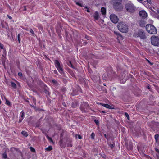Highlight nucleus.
<instances>
[{
	"mask_svg": "<svg viewBox=\"0 0 159 159\" xmlns=\"http://www.w3.org/2000/svg\"><path fill=\"white\" fill-rule=\"evenodd\" d=\"M11 86L15 88L16 87V85L13 82H11Z\"/></svg>",
	"mask_w": 159,
	"mask_h": 159,
	"instance_id": "393cba45",
	"label": "nucleus"
},
{
	"mask_svg": "<svg viewBox=\"0 0 159 159\" xmlns=\"http://www.w3.org/2000/svg\"><path fill=\"white\" fill-rule=\"evenodd\" d=\"M21 133L22 135H23L25 137H27L28 135L27 132L25 131H22L21 132Z\"/></svg>",
	"mask_w": 159,
	"mask_h": 159,
	"instance_id": "dca6fc26",
	"label": "nucleus"
},
{
	"mask_svg": "<svg viewBox=\"0 0 159 159\" xmlns=\"http://www.w3.org/2000/svg\"><path fill=\"white\" fill-rule=\"evenodd\" d=\"M78 137L79 139H82V136L80 135H78Z\"/></svg>",
	"mask_w": 159,
	"mask_h": 159,
	"instance_id": "ea45409f",
	"label": "nucleus"
},
{
	"mask_svg": "<svg viewBox=\"0 0 159 159\" xmlns=\"http://www.w3.org/2000/svg\"><path fill=\"white\" fill-rule=\"evenodd\" d=\"M16 149V148L14 147H11L10 149V151H13L15 150Z\"/></svg>",
	"mask_w": 159,
	"mask_h": 159,
	"instance_id": "2f4dec72",
	"label": "nucleus"
},
{
	"mask_svg": "<svg viewBox=\"0 0 159 159\" xmlns=\"http://www.w3.org/2000/svg\"><path fill=\"white\" fill-rule=\"evenodd\" d=\"M30 32L31 33H32V34H34V31H33V30H32V29H30Z\"/></svg>",
	"mask_w": 159,
	"mask_h": 159,
	"instance_id": "c9c22d12",
	"label": "nucleus"
},
{
	"mask_svg": "<svg viewBox=\"0 0 159 159\" xmlns=\"http://www.w3.org/2000/svg\"><path fill=\"white\" fill-rule=\"evenodd\" d=\"M23 10L24 11H25L26 10V7L25 6H24V7Z\"/></svg>",
	"mask_w": 159,
	"mask_h": 159,
	"instance_id": "a18cd8bd",
	"label": "nucleus"
},
{
	"mask_svg": "<svg viewBox=\"0 0 159 159\" xmlns=\"http://www.w3.org/2000/svg\"><path fill=\"white\" fill-rule=\"evenodd\" d=\"M155 150L157 153L159 155V149L157 148H154Z\"/></svg>",
	"mask_w": 159,
	"mask_h": 159,
	"instance_id": "c85d7f7f",
	"label": "nucleus"
},
{
	"mask_svg": "<svg viewBox=\"0 0 159 159\" xmlns=\"http://www.w3.org/2000/svg\"><path fill=\"white\" fill-rule=\"evenodd\" d=\"M68 65H69V66L70 67H71L72 68H73V66L72 64V63L70 61H69L68 63Z\"/></svg>",
	"mask_w": 159,
	"mask_h": 159,
	"instance_id": "c756f323",
	"label": "nucleus"
},
{
	"mask_svg": "<svg viewBox=\"0 0 159 159\" xmlns=\"http://www.w3.org/2000/svg\"><path fill=\"white\" fill-rule=\"evenodd\" d=\"M85 38H86V39L88 40H89L90 39V37H89L88 36H86Z\"/></svg>",
	"mask_w": 159,
	"mask_h": 159,
	"instance_id": "4c0bfd02",
	"label": "nucleus"
},
{
	"mask_svg": "<svg viewBox=\"0 0 159 159\" xmlns=\"http://www.w3.org/2000/svg\"><path fill=\"white\" fill-rule=\"evenodd\" d=\"M154 138L156 141V143L159 146V134H156L154 136Z\"/></svg>",
	"mask_w": 159,
	"mask_h": 159,
	"instance_id": "f8f14e48",
	"label": "nucleus"
},
{
	"mask_svg": "<svg viewBox=\"0 0 159 159\" xmlns=\"http://www.w3.org/2000/svg\"><path fill=\"white\" fill-rule=\"evenodd\" d=\"M146 29L147 32L151 34H156L157 33L156 28L152 24L147 25L146 26Z\"/></svg>",
	"mask_w": 159,
	"mask_h": 159,
	"instance_id": "f257e3e1",
	"label": "nucleus"
},
{
	"mask_svg": "<svg viewBox=\"0 0 159 159\" xmlns=\"http://www.w3.org/2000/svg\"><path fill=\"white\" fill-rule=\"evenodd\" d=\"M102 77L105 80L107 79V77H105L104 76H103Z\"/></svg>",
	"mask_w": 159,
	"mask_h": 159,
	"instance_id": "de8ad7c7",
	"label": "nucleus"
},
{
	"mask_svg": "<svg viewBox=\"0 0 159 159\" xmlns=\"http://www.w3.org/2000/svg\"><path fill=\"white\" fill-rule=\"evenodd\" d=\"M57 72V71H54V73H55V74H56Z\"/></svg>",
	"mask_w": 159,
	"mask_h": 159,
	"instance_id": "13d9d810",
	"label": "nucleus"
},
{
	"mask_svg": "<svg viewBox=\"0 0 159 159\" xmlns=\"http://www.w3.org/2000/svg\"><path fill=\"white\" fill-rule=\"evenodd\" d=\"M84 105L85 106V107L84 108V109H89V106L88 104L87 103H84Z\"/></svg>",
	"mask_w": 159,
	"mask_h": 159,
	"instance_id": "412c9836",
	"label": "nucleus"
},
{
	"mask_svg": "<svg viewBox=\"0 0 159 159\" xmlns=\"http://www.w3.org/2000/svg\"><path fill=\"white\" fill-rule=\"evenodd\" d=\"M101 12L103 15H105L106 12V10L105 8L102 7L101 8Z\"/></svg>",
	"mask_w": 159,
	"mask_h": 159,
	"instance_id": "4468645a",
	"label": "nucleus"
},
{
	"mask_svg": "<svg viewBox=\"0 0 159 159\" xmlns=\"http://www.w3.org/2000/svg\"><path fill=\"white\" fill-rule=\"evenodd\" d=\"M94 122L96 124V125H97V126H99L100 125V123L99 121L97 120V119H95L94 120Z\"/></svg>",
	"mask_w": 159,
	"mask_h": 159,
	"instance_id": "a211bd4d",
	"label": "nucleus"
},
{
	"mask_svg": "<svg viewBox=\"0 0 159 159\" xmlns=\"http://www.w3.org/2000/svg\"><path fill=\"white\" fill-rule=\"evenodd\" d=\"M147 88L148 89H150V86L149 85H148L147 86Z\"/></svg>",
	"mask_w": 159,
	"mask_h": 159,
	"instance_id": "864d4df0",
	"label": "nucleus"
},
{
	"mask_svg": "<svg viewBox=\"0 0 159 159\" xmlns=\"http://www.w3.org/2000/svg\"><path fill=\"white\" fill-rule=\"evenodd\" d=\"M114 33H115V34H116V35H117V36L118 35V34H120V33H118V32H116V31H114Z\"/></svg>",
	"mask_w": 159,
	"mask_h": 159,
	"instance_id": "a19ab883",
	"label": "nucleus"
},
{
	"mask_svg": "<svg viewBox=\"0 0 159 159\" xmlns=\"http://www.w3.org/2000/svg\"><path fill=\"white\" fill-rule=\"evenodd\" d=\"M157 157H159V156L157 155Z\"/></svg>",
	"mask_w": 159,
	"mask_h": 159,
	"instance_id": "bf43d9fd",
	"label": "nucleus"
},
{
	"mask_svg": "<svg viewBox=\"0 0 159 159\" xmlns=\"http://www.w3.org/2000/svg\"><path fill=\"white\" fill-rule=\"evenodd\" d=\"M25 113L23 110L21 112L20 114V119L19 120V122L20 123L22 122L23 119L24 118Z\"/></svg>",
	"mask_w": 159,
	"mask_h": 159,
	"instance_id": "9b49d317",
	"label": "nucleus"
},
{
	"mask_svg": "<svg viewBox=\"0 0 159 159\" xmlns=\"http://www.w3.org/2000/svg\"><path fill=\"white\" fill-rule=\"evenodd\" d=\"M30 149L31 151L33 152H35V150L34 148L32 147H30Z\"/></svg>",
	"mask_w": 159,
	"mask_h": 159,
	"instance_id": "a878e982",
	"label": "nucleus"
},
{
	"mask_svg": "<svg viewBox=\"0 0 159 159\" xmlns=\"http://www.w3.org/2000/svg\"><path fill=\"white\" fill-rule=\"evenodd\" d=\"M148 61L150 63V62L149 60H148Z\"/></svg>",
	"mask_w": 159,
	"mask_h": 159,
	"instance_id": "4d7b16f0",
	"label": "nucleus"
},
{
	"mask_svg": "<svg viewBox=\"0 0 159 159\" xmlns=\"http://www.w3.org/2000/svg\"><path fill=\"white\" fill-rule=\"evenodd\" d=\"M91 138L92 139H94L95 137V134L94 132H93L91 135Z\"/></svg>",
	"mask_w": 159,
	"mask_h": 159,
	"instance_id": "4be33fe9",
	"label": "nucleus"
},
{
	"mask_svg": "<svg viewBox=\"0 0 159 159\" xmlns=\"http://www.w3.org/2000/svg\"><path fill=\"white\" fill-rule=\"evenodd\" d=\"M115 146V143H113L112 144H110L109 146L111 149H112Z\"/></svg>",
	"mask_w": 159,
	"mask_h": 159,
	"instance_id": "b1692460",
	"label": "nucleus"
},
{
	"mask_svg": "<svg viewBox=\"0 0 159 159\" xmlns=\"http://www.w3.org/2000/svg\"><path fill=\"white\" fill-rule=\"evenodd\" d=\"M18 39L19 42L20 43V34H18Z\"/></svg>",
	"mask_w": 159,
	"mask_h": 159,
	"instance_id": "473e14b6",
	"label": "nucleus"
},
{
	"mask_svg": "<svg viewBox=\"0 0 159 159\" xmlns=\"http://www.w3.org/2000/svg\"><path fill=\"white\" fill-rule=\"evenodd\" d=\"M59 143H60V144H61L63 143V140L62 139H61L59 141Z\"/></svg>",
	"mask_w": 159,
	"mask_h": 159,
	"instance_id": "58836bf2",
	"label": "nucleus"
},
{
	"mask_svg": "<svg viewBox=\"0 0 159 159\" xmlns=\"http://www.w3.org/2000/svg\"><path fill=\"white\" fill-rule=\"evenodd\" d=\"M0 95L1 98L3 100H5L6 99L3 93H1L0 94Z\"/></svg>",
	"mask_w": 159,
	"mask_h": 159,
	"instance_id": "6ab92c4d",
	"label": "nucleus"
},
{
	"mask_svg": "<svg viewBox=\"0 0 159 159\" xmlns=\"http://www.w3.org/2000/svg\"><path fill=\"white\" fill-rule=\"evenodd\" d=\"M42 110V111H44V110Z\"/></svg>",
	"mask_w": 159,
	"mask_h": 159,
	"instance_id": "0e129e2a",
	"label": "nucleus"
},
{
	"mask_svg": "<svg viewBox=\"0 0 159 159\" xmlns=\"http://www.w3.org/2000/svg\"><path fill=\"white\" fill-rule=\"evenodd\" d=\"M0 48L2 49L3 48V47L2 44H0Z\"/></svg>",
	"mask_w": 159,
	"mask_h": 159,
	"instance_id": "49530a36",
	"label": "nucleus"
},
{
	"mask_svg": "<svg viewBox=\"0 0 159 159\" xmlns=\"http://www.w3.org/2000/svg\"><path fill=\"white\" fill-rule=\"evenodd\" d=\"M46 137L50 142L53 143V141L51 137L48 136H47Z\"/></svg>",
	"mask_w": 159,
	"mask_h": 159,
	"instance_id": "aec40b11",
	"label": "nucleus"
},
{
	"mask_svg": "<svg viewBox=\"0 0 159 159\" xmlns=\"http://www.w3.org/2000/svg\"><path fill=\"white\" fill-rule=\"evenodd\" d=\"M127 11L131 13H134L135 11L136 8L131 2L127 3L125 5Z\"/></svg>",
	"mask_w": 159,
	"mask_h": 159,
	"instance_id": "7ed1b4c3",
	"label": "nucleus"
},
{
	"mask_svg": "<svg viewBox=\"0 0 159 159\" xmlns=\"http://www.w3.org/2000/svg\"><path fill=\"white\" fill-rule=\"evenodd\" d=\"M110 18L111 21L113 23H116L118 21V17L114 14H111Z\"/></svg>",
	"mask_w": 159,
	"mask_h": 159,
	"instance_id": "6e6552de",
	"label": "nucleus"
},
{
	"mask_svg": "<svg viewBox=\"0 0 159 159\" xmlns=\"http://www.w3.org/2000/svg\"><path fill=\"white\" fill-rule=\"evenodd\" d=\"M93 16L95 20H98L99 17L98 12L96 11L95 13Z\"/></svg>",
	"mask_w": 159,
	"mask_h": 159,
	"instance_id": "ddd939ff",
	"label": "nucleus"
},
{
	"mask_svg": "<svg viewBox=\"0 0 159 159\" xmlns=\"http://www.w3.org/2000/svg\"><path fill=\"white\" fill-rule=\"evenodd\" d=\"M52 82L53 83L56 84V81L55 80H52Z\"/></svg>",
	"mask_w": 159,
	"mask_h": 159,
	"instance_id": "f704fd0d",
	"label": "nucleus"
},
{
	"mask_svg": "<svg viewBox=\"0 0 159 159\" xmlns=\"http://www.w3.org/2000/svg\"><path fill=\"white\" fill-rule=\"evenodd\" d=\"M118 27L119 30L123 33H126L128 31V25L123 22L118 23Z\"/></svg>",
	"mask_w": 159,
	"mask_h": 159,
	"instance_id": "f03ea898",
	"label": "nucleus"
},
{
	"mask_svg": "<svg viewBox=\"0 0 159 159\" xmlns=\"http://www.w3.org/2000/svg\"><path fill=\"white\" fill-rule=\"evenodd\" d=\"M142 22L141 21H140L139 22V24H140V25H141V26H144V25H143V24H141V23Z\"/></svg>",
	"mask_w": 159,
	"mask_h": 159,
	"instance_id": "37998d69",
	"label": "nucleus"
},
{
	"mask_svg": "<svg viewBox=\"0 0 159 159\" xmlns=\"http://www.w3.org/2000/svg\"><path fill=\"white\" fill-rule=\"evenodd\" d=\"M85 8H86V9H87L86 11H87L88 12H90V10H89V9L87 7H85Z\"/></svg>",
	"mask_w": 159,
	"mask_h": 159,
	"instance_id": "72a5a7b5",
	"label": "nucleus"
},
{
	"mask_svg": "<svg viewBox=\"0 0 159 159\" xmlns=\"http://www.w3.org/2000/svg\"><path fill=\"white\" fill-rule=\"evenodd\" d=\"M5 100L6 101V104L7 105H9L10 104V102L9 101L7 100V99H6Z\"/></svg>",
	"mask_w": 159,
	"mask_h": 159,
	"instance_id": "cd10ccee",
	"label": "nucleus"
},
{
	"mask_svg": "<svg viewBox=\"0 0 159 159\" xmlns=\"http://www.w3.org/2000/svg\"><path fill=\"white\" fill-rule=\"evenodd\" d=\"M102 112L103 113H108L107 112H106L105 111H102Z\"/></svg>",
	"mask_w": 159,
	"mask_h": 159,
	"instance_id": "09e8293b",
	"label": "nucleus"
},
{
	"mask_svg": "<svg viewBox=\"0 0 159 159\" xmlns=\"http://www.w3.org/2000/svg\"><path fill=\"white\" fill-rule=\"evenodd\" d=\"M117 39L118 40H119L120 39L122 40L123 39V36L120 34H118L117 37Z\"/></svg>",
	"mask_w": 159,
	"mask_h": 159,
	"instance_id": "f3484780",
	"label": "nucleus"
},
{
	"mask_svg": "<svg viewBox=\"0 0 159 159\" xmlns=\"http://www.w3.org/2000/svg\"><path fill=\"white\" fill-rule=\"evenodd\" d=\"M113 6L114 8L117 11H120L123 8L121 4V0H113Z\"/></svg>",
	"mask_w": 159,
	"mask_h": 159,
	"instance_id": "20e7f679",
	"label": "nucleus"
},
{
	"mask_svg": "<svg viewBox=\"0 0 159 159\" xmlns=\"http://www.w3.org/2000/svg\"><path fill=\"white\" fill-rule=\"evenodd\" d=\"M62 136H63V135H62V134H61V137H62Z\"/></svg>",
	"mask_w": 159,
	"mask_h": 159,
	"instance_id": "5fc2aeb1",
	"label": "nucleus"
},
{
	"mask_svg": "<svg viewBox=\"0 0 159 159\" xmlns=\"http://www.w3.org/2000/svg\"><path fill=\"white\" fill-rule=\"evenodd\" d=\"M35 100H34V102H35Z\"/></svg>",
	"mask_w": 159,
	"mask_h": 159,
	"instance_id": "e2e57ef3",
	"label": "nucleus"
},
{
	"mask_svg": "<svg viewBox=\"0 0 159 159\" xmlns=\"http://www.w3.org/2000/svg\"><path fill=\"white\" fill-rule=\"evenodd\" d=\"M158 10H159V9H158L157 10V11Z\"/></svg>",
	"mask_w": 159,
	"mask_h": 159,
	"instance_id": "680f3d73",
	"label": "nucleus"
},
{
	"mask_svg": "<svg viewBox=\"0 0 159 159\" xmlns=\"http://www.w3.org/2000/svg\"><path fill=\"white\" fill-rule=\"evenodd\" d=\"M126 117L128 120H129V114L126 112L125 113Z\"/></svg>",
	"mask_w": 159,
	"mask_h": 159,
	"instance_id": "bb28decb",
	"label": "nucleus"
},
{
	"mask_svg": "<svg viewBox=\"0 0 159 159\" xmlns=\"http://www.w3.org/2000/svg\"><path fill=\"white\" fill-rule=\"evenodd\" d=\"M98 104L99 105H102V106L104 107L110 109H114L113 107H111L107 104H102L100 103H98Z\"/></svg>",
	"mask_w": 159,
	"mask_h": 159,
	"instance_id": "9d476101",
	"label": "nucleus"
},
{
	"mask_svg": "<svg viewBox=\"0 0 159 159\" xmlns=\"http://www.w3.org/2000/svg\"><path fill=\"white\" fill-rule=\"evenodd\" d=\"M153 21L150 19L149 20V22L150 23H153Z\"/></svg>",
	"mask_w": 159,
	"mask_h": 159,
	"instance_id": "79ce46f5",
	"label": "nucleus"
},
{
	"mask_svg": "<svg viewBox=\"0 0 159 159\" xmlns=\"http://www.w3.org/2000/svg\"><path fill=\"white\" fill-rule=\"evenodd\" d=\"M81 110L82 111V112H86V111H85V110Z\"/></svg>",
	"mask_w": 159,
	"mask_h": 159,
	"instance_id": "603ef678",
	"label": "nucleus"
},
{
	"mask_svg": "<svg viewBox=\"0 0 159 159\" xmlns=\"http://www.w3.org/2000/svg\"><path fill=\"white\" fill-rule=\"evenodd\" d=\"M139 15L140 16L145 19L147 16V14L145 11L142 10L139 12Z\"/></svg>",
	"mask_w": 159,
	"mask_h": 159,
	"instance_id": "1a4fd4ad",
	"label": "nucleus"
},
{
	"mask_svg": "<svg viewBox=\"0 0 159 159\" xmlns=\"http://www.w3.org/2000/svg\"><path fill=\"white\" fill-rule=\"evenodd\" d=\"M18 75H19L20 76H22V74L21 72H19L18 74Z\"/></svg>",
	"mask_w": 159,
	"mask_h": 159,
	"instance_id": "e433bc0d",
	"label": "nucleus"
},
{
	"mask_svg": "<svg viewBox=\"0 0 159 159\" xmlns=\"http://www.w3.org/2000/svg\"><path fill=\"white\" fill-rule=\"evenodd\" d=\"M104 136L105 137V138L107 139H108V138H107V135L106 134H104Z\"/></svg>",
	"mask_w": 159,
	"mask_h": 159,
	"instance_id": "c03bdc74",
	"label": "nucleus"
},
{
	"mask_svg": "<svg viewBox=\"0 0 159 159\" xmlns=\"http://www.w3.org/2000/svg\"><path fill=\"white\" fill-rule=\"evenodd\" d=\"M151 40L152 45L155 46L159 45V38L158 37L152 36L151 37Z\"/></svg>",
	"mask_w": 159,
	"mask_h": 159,
	"instance_id": "39448f33",
	"label": "nucleus"
},
{
	"mask_svg": "<svg viewBox=\"0 0 159 159\" xmlns=\"http://www.w3.org/2000/svg\"><path fill=\"white\" fill-rule=\"evenodd\" d=\"M70 147H72V144H70Z\"/></svg>",
	"mask_w": 159,
	"mask_h": 159,
	"instance_id": "052dcab7",
	"label": "nucleus"
},
{
	"mask_svg": "<svg viewBox=\"0 0 159 159\" xmlns=\"http://www.w3.org/2000/svg\"><path fill=\"white\" fill-rule=\"evenodd\" d=\"M139 2L141 3L143 1V0H137Z\"/></svg>",
	"mask_w": 159,
	"mask_h": 159,
	"instance_id": "8fccbe9b",
	"label": "nucleus"
},
{
	"mask_svg": "<svg viewBox=\"0 0 159 159\" xmlns=\"http://www.w3.org/2000/svg\"><path fill=\"white\" fill-rule=\"evenodd\" d=\"M157 12L158 14H159V10H158L157 11Z\"/></svg>",
	"mask_w": 159,
	"mask_h": 159,
	"instance_id": "6e6d98bb",
	"label": "nucleus"
},
{
	"mask_svg": "<svg viewBox=\"0 0 159 159\" xmlns=\"http://www.w3.org/2000/svg\"><path fill=\"white\" fill-rule=\"evenodd\" d=\"M8 17L10 18V19H12V17L11 16H8Z\"/></svg>",
	"mask_w": 159,
	"mask_h": 159,
	"instance_id": "3c124183",
	"label": "nucleus"
},
{
	"mask_svg": "<svg viewBox=\"0 0 159 159\" xmlns=\"http://www.w3.org/2000/svg\"><path fill=\"white\" fill-rule=\"evenodd\" d=\"M55 66L60 73L62 74L63 72V69L58 60L55 61Z\"/></svg>",
	"mask_w": 159,
	"mask_h": 159,
	"instance_id": "0eeeda50",
	"label": "nucleus"
},
{
	"mask_svg": "<svg viewBox=\"0 0 159 159\" xmlns=\"http://www.w3.org/2000/svg\"><path fill=\"white\" fill-rule=\"evenodd\" d=\"M134 36L137 37H140L141 39H145L146 38V36L144 33L141 30H139L136 32L134 34Z\"/></svg>",
	"mask_w": 159,
	"mask_h": 159,
	"instance_id": "423d86ee",
	"label": "nucleus"
},
{
	"mask_svg": "<svg viewBox=\"0 0 159 159\" xmlns=\"http://www.w3.org/2000/svg\"><path fill=\"white\" fill-rule=\"evenodd\" d=\"M2 157L4 159H6L7 158V155L6 153L5 152L2 154Z\"/></svg>",
	"mask_w": 159,
	"mask_h": 159,
	"instance_id": "5701e85b",
	"label": "nucleus"
},
{
	"mask_svg": "<svg viewBox=\"0 0 159 159\" xmlns=\"http://www.w3.org/2000/svg\"><path fill=\"white\" fill-rule=\"evenodd\" d=\"M46 151H50L52 150V147L51 146H49L48 147L45 149Z\"/></svg>",
	"mask_w": 159,
	"mask_h": 159,
	"instance_id": "2eb2a0df",
	"label": "nucleus"
},
{
	"mask_svg": "<svg viewBox=\"0 0 159 159\" xmlns=\"http://www.w3.org/2000/svg\"><path fill=\"white\" fill-rule=\"evenodd\" d=\"M76 3L77 5H78L80 6V7H82V4L80 2H76Z\"/></svg>",
	"mask_w": 159,
	"mask_h": 159,
	"instance_id": "7c9ffc66",
	"label": "nucleus"
}]
</instances>
